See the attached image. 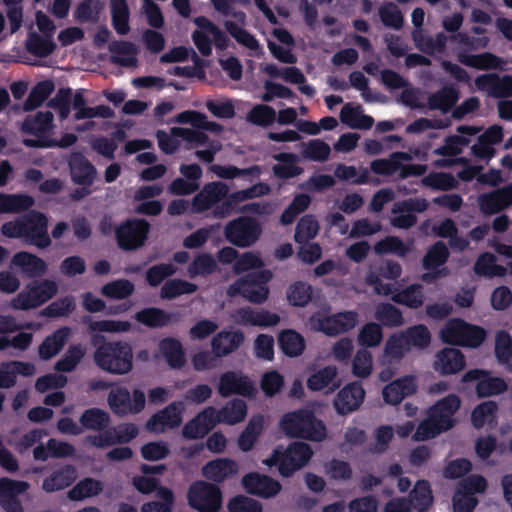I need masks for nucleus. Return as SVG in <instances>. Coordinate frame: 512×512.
Instances as JSON below:
<instances>
[{
	"label": "nucleus",
	"instance_id": "f257e3e1",
	"mask_svg": "<svg viewBox=\"0 0 512 512\" xmlns=\"http://www.w3.org/2000/svg\"><path fill=\"white\" fill-rule=\"evenodd\" d=\"M156 136L159 148L164 153L172 154L184 145L187 149H195V156L205 163H211L222 149L220 140L190 128L173 127L169 132L158 131Z\"/></svg>",
	"mask_w": 512,
	"mask_h": 512
},
{
	"label": "nucleus",
	"instance_id": "f03ea898",
	"mask_svg": "<svg viewBox=\"0 0 512 512\" xmlns=\"http://www.w3.org/2000/svg\"><path fill=\"white\" fill-rule=\"evenodd\" d=\"M461 406V399L456 394H449L438 400L427 411V418L418 425L413 439L425 441L452 429L457 419L455 417Z\"/></svg>",
	"mask_w": 512,
	"mask_h": 512
},
{
	"label": "nucleus",
	"instance_id": "7ed1b4c3",
	"mask_svg": "<svg viewBox=\"0 0 512 512\" xmlns=\"http://www.w3.org/2000/svg\"><path fill=\"white\" fill-rule=\"evenodd\" d=\"M279 428L290 438L322 442L327 437L324 422L308 409H298L283 414L279 420Z\"/></svg>",
	"mask_w": 512,
	"mask_h": 512
},
{
	"label": "nucleus",
	"instance_id": "20e7f679",
	"mask_svg": "<svg viewBox=\"0 0 512 512\" xmlns=\"http://www.w3.org/2000/svg\"><path fill=\"white\" fill-rule=\"evenodd\" d=\"M94 361L99 368L108 373L127 374L133 367L132 347L123 341L104 343L96 349Z\"/></svg>",
	"mask_w": 512,
	"mask_h": 512
},
{
	"label": "nucleus",
	"instance_id": "39448f33",
	"mask_svg": "<svg viewBox=\"0 0 512 512\" xmlns=\"http://www.w3.org/2000/svg\"><path fill=\"white\" fill-rule=\"evenodd\" d=\"M312 455L310 445L304 442H293L286 449L275 448L272 455L263 460V464L268 467L277 466L281 476L289 477L305 466Z\"/></svg>",
	"mask_w": 512,
	"mask_h": 512
},
{
	"label": "nucleus",
	"instance_id": "423d86ee",
	"mask_svg": "<svg viewBox=\"0 0 512 512\" xmlns=\"http://www.w3.org/2000/svg\"><path fill=\"white\" fill-rule=\"evenodd\" d=\"M414 159L411 153L394 152L388 158L373 160L370 170L376 175L390 177L398 173L400 178L423 175L427 167L420 164H410Z\"/></svg>",
	"mask_w": 512,
	"mask_h": 512
},
{
	"label": "nucleus",
	"instance_id": "0eeeda50",
	"mask_svg": "<svg viewBox=\"0 0 512 512\" xmlns=\"http://www.w3.org/2000/svg\"><path fill=\"white\" fill-rule=\"evenodd\" d=\"M440 338L447 344L476 348L486 338V332L461 319H451L440 330Z\"/></svg>",
	"mask_w": 512,
	"mask_h": 512
},
{
	"label": "nucleus",
	"instance_id": "6e6552de",
	"mask_svg": "<svg viewBox=\"0 0 512 512\" xmlns=\"http://www.w3.org/2000/svg\"><path fill=\"white\" fill-rule=\"evenodd\" d=\"M358 322V314L354 311H345L329 314L321 310L314 313L309 319L310 328L328 336H335L354 328Z\"/></svg>",
	"mask_w": 512,
	"mask_h": 512
},
{
	"label": "nucleus",
	"instance_id": "1a4fd4ad",
	"mask_svg": "<svg viewBox=\"0 0 512 512\" xmlns=\"http://www.w3.org/2000/svg\"><path fill=\"white\" fill-rule=\"evenodd\" d=\"M272 278L269 270H261L257 274H250L245 278L237 280L228 288V294L234 296L242 295L251 303H264L269 296L268 282Z\"/></svg>",
	"mask_w": 512,
	"mask_h": 512
},
{
	"label": "nucleus",
	"instance_id": "9d476101",
	"mask_svg": "<svg viewBox=\"0 0 512 512\" xmlns=\"http://www.w3.org/2000/svg\"><path fill=\"white\" fill-rule=\"evenodd\" d=\"M57 290L58 286L52 280L33 281L11 300L10 306L16 310L37 308L50 300Z\"/></svg>",
	"mask_w": 512,
	"mask_h": 512
},
{
	"label": "nucleus",
	"instance_id": "9b49d317",
	"mask_svg": "<svg viewBox=\"0 0 512 512\" xmlns=\"http://www.w3.org/2000/svg\"><path fill=\"white\" fill-rule=\"evenodd\" d=\"M53 114L47 112H37L28 116L22 124V131L33 136L31 139H24L27 146L45 147L51 145V136L53 135Z\"/></svg>",
	"mask_w": 512,
	"mask_h": 512
},
{
	"label": "nucleus",
	"instance_id": "f8f14e48",
	"mask_svg": "<svg viewBox=\"0 0 512 512\" xmlns=\"http://www.w3.org/2000/svg\"><path fill=\"white\" fill-rule=\"evenodd\" d=\"M262 228L260 224L249 217H239L228 222L224 234L231 244L246 248L252 246L260 237Z\"/></svg>",
	"mask_w": 512,
	"mask_h": 512
},
{
	"label": "nucleus",
	"instance_id": "ddd939ff",
	"mask_svg": "<svg viewBox=\"0 0 512 512\" xmlns=\"http://www.w3.org/2000/svg\"><path fill=\"white\" fill-rule=\"evenodd\" d=\"M188 501L199 512H218L222 506V493L217 486L198 481L191 485Z\"/></svg>",
	"mask_w": 512,
	"mask_h": 512
},
{
	"label": "nucleus",
	"instance_id": "4468645a",
	"mask_svg": "<svg viewBox=\"0 0 512 512\" xmlns=\"http://www.w3.org/2000/svg\"><path fill=\"white\" fill-rule=\"evenodd\" d=\"M366 281L368 284L374 286L377 294L392 296L393 301L399 304L406 305L414 309L423 304L424 296L420 285H412L401 292L395 293L392 285L382 283V280L373 273L367 276Z\"/></svg>",
	"mask_w": 512,
	"mask_h": 512
},
{
	"label": "nucleus",
	"instance_id": "2eb2a0df",
	"mask_svg": "<svg viewBox=\"0 0 512 512\" xmlns=\"http://www.w3.org/2000/svg\"><path fill=\"white\" fill-rule=\"evenodd\" d=\"M197 30L193 33V41L203 55H209L212 51V44L218 48L226 47V36L205 17H197L194 19Z\"/></svg>",
	"mask_w": 512,
	"mask_h": 512
},
{
	"label": "nucleus",
	"instance_id": "dca6fc26",
	"mask_svg": "<svg viewBox=\"0 0 512 512\" xmlns=\"http://www.w3.org/2000/svg\"><path fill=\"white\" fill-rule=\"evenodd\" d=\"M220 396L229 397L240 395L252 398L257 393L254 382L245 374L239 371H227L220 375L217 385Z\"/></svg>",
	"mask_w": 512,
	"mask_h": 512
},
{
	"label": "nucleus",
	"instance_id": "f3484780",
	"mask_svg": "<svg viewBox=\"0 0 512 512\" xmlns=\"http://www.w3.org/2000/svg\"><path fill=\"white\" fill-rule=\"evenodd\" d=\"M185 404L181 401L172 402L164 409L153 414L146 422V429L155 434H161L177 428L183 421Z\"/></svg>",
	"mask_w": 512,
	"mask_h": 512
},
{
	"label": "nucleus",
	"instance_id": "a211bd4d",
	"mask_svg": "<svg viewBox=\"0 0 512 512\" xmlns=\"http://www.w3.org/2000/svg\"><path fill=\"white\" fill-rule=\"evenodd\" d=\"M486 486L482 476H471L464 480L453 497L454 512H473L477 505L474 494L483 492Z\"/></svg>",
	"mask_w": 512,
	"mask_h": 512
},
{
	"label": "nucleus",
	"instance_id": "6ab92c4d",
	"mask_svg": "<svg viewBox=\"0 0 512 512\" xmlns=\"http://www.w3.org/2000/svg\"><path fill=\"white\" fill-rule=\"evenodd\" d=\"M228 192L229 188L227 184L220 181L210 182L204 185L202 190L192 199V211L202 213L210 209L216 210L217 207H221V205L218 204L227 197ZM213 214L215 215V211H213Z\"/></svg>",
	"mask_w": 512,
	"mask_h": 512
},
{
	"label": "nucleus",
	"instance_id": "aec40b11",
	"mask_svg": "<svg viewBox=\"0 0 512 512\" xmlns=\"http://www.w3.org/2000/svg\"><path fill=\"white\" fill-rule=\"evenodd\" d=\"M47 228V217L38 211H31L24 217L25 241L38 248H46L50 246L51 239L48 235Z\"/></svg>",
	"mask_w": 512,
	"mask_h": 512
},
{
	"label": "nucleus",
	"instance_id": "412c9836",
	"mask_svg": "<svg viewBox=\"0 0 512 512\" xmlns=\"http://www.w3.org/2000/svg\"><path fill=\"white\" fill-rule=\"evenodd\" d=\"M447 247L438 242L432 246L423 259V267L426 272L422 275V280L432 282L449 275V269L444 266L448 258Z\"/></svg>",
	"mask_w": 512,
	"mask_h": 512
},
{
	"label": "nucleus",
	"instance_id": "4be33fe9",
	"mask_svg": "<svg viewBox=\"0 0 512 512\" xmlns=\"http://www.w3.org/2000/svg\"><path fill=\"white\" fill-rule=\"evenodd\" d=\"M462 381L476 382V392L479 397H489L507 390V384L503 378L492 376L486 370H470L463 375Z\"/></svg>",
	"mask_w": 512,
	"mask_h": 512
},
{
	"label": "nucleus",
	"instance_id": "5701e85b",
	"mask_svg": "<svg viewBox=\"0 0 512 512\" xmlns=\"http://www.w3.org/2000/svg\"><path fill=\"white\" fill-rule=\"evenodd\" d=\"M217 419L216 409L208 406L185 424L182 435L187 439L203 438L219 423Z\"/></svg>",
	"mask_w": 512,
	"mask_h": 512
},
{
	"label": "nucleus",
	"instance_id": "b1692460",
	"mask_svg": "<svg viewBox=\"0 0 512 512\" xmlns=\"http://www.w3.org/2000/svg\"><path fill=\"white\" fill-rule=\"evenodd\" d=\"M138 428L134 424H123L94 436H88L85 441L95 447L104 448L117 443H126L135 438Z\"/></svg>",
	"mask_w": 512,
	"mask_h": 512
},
{
	"label": "nucleus",
	"instance_id": "393cba45",
	"mask_svg": "<svg viewBox=\"0 0 512 512\" xmlns=\"http://www.w3.org/2000/svg\"><path fill=\"white\" fill-rule=\"evenodd\" d=\"M242 486L249 494L261 497L272 498L281 491V484L267 475L249 473L242 478Z\"/></svg>",
	"mask_w": 512,
	"mask_h": 512
},
{
	"label": "nucleus",
	"instance_id": "a878e982",
	"mask_svg": "<svg viewBox=\"0 0 512 512\" xmlns=\"http://www.w3.org/2000/svg\"><path fill=\"white\" fill-rule=\"evenodd\" d=\"M474 83L479 91L486 92L489 96L496 98L512 96V76L510 75L484 74L478 76Z\"/></svg>",
	"mask_w": 512,
	"mask_h": 512
},
{
	"label": "nucleus",
	"instance_id": "bb28decb",
	"mask_svg": "<svg viewBox=\"0 0 512 512\" xmlns=\"http://www.w3.org/2000/svg\"><path fill=\"white\" fill-rule=\"evenodd\" d=\"M29 484L8 478L0 479V506L5 512H24L17 496L24 493Z\"/></svg>",
	"mask_w": 512,
	"mask_h": 512
},
{
	"label": "nucleus",
	"instance_id": "cd10ccee",
	"mask_svg": "<svg viewBox=\"0 0 512 512\" xmlns=\"http://www.w3.org/2000/svg\"><path fill=\"white\" fill-rule=\"evenodd\" d=\"M149 230L144 220L128 221L117 230L118 243L122 248L134 249L143 244Z\"/></svg>",
	"mask_w": 512,
	"mask_h": 512
},
{
	"label": "nucleus",
	"instance_id": "c85d7f7f",
	"mask_svg": "<svg viewBox=\"0 0 512 512\" xmlns=\"http://www.w3.org/2000/svg\"><path fill=\"white\" fill-rule=\"evenodd\" d=\"M270 191L271 189L268 184L260 182L250 188L233 192L229 195L228 199L223 204H221V207L216 208L215 217H227L235 205L246 200L265 196L269 194Z\"/></svg>",
	"mask_w": 512,
	"mask_h": 512
},
{
	"label": "nucleus",
	"instance_id": "c756f323",
	"mask_svg": "<svg viewBox=\"0 0 512 512\" xmlns=\"http://www.w3.org/2000/svg\"><path fill=\"white\" fill-rule=\"evenodd\" d=\"M234 321L242 326L272 327L280 322V316L264 309L241 308L234 312Z\"/></svg>",
	"mask_w": 512,
	"mask_h": 512
},
{
	"label": "nucleus",
	"instance_id": "7c9ffc66",
	"mask_svg": "<svg viewBox=\"0 0 512 512\" xmlns=\"http://www.w3.org/2000/svg\"><path fill=\"white\" fill-rule=\"evenodd\" d=\"M478 204L484 214H496L512 206V184L479 196Z\"/></svg>",
	"mask_w": 512,
	"mask_h": 512
},
{
	"label": "nucleus",
	"instance_id": "2f4dec72",
	"mask_svg": "<svg viewBox=\"0 0 512 512\" xmlns=\"http://www.w3.org/2000/svg\"><path fill=\"white\" fill-rule=\"evenodd\" d=\"M365 391L361 384L350 383L344 386L337 394L334 407L339 414H347L357 410L363 403Z\"/></svg>",
	"mask_w": 512,
	"mask_h": 512
},
{
	"label": "nucleus",
	"instance_id": "473e14b6",
	"mask_svg": "<svg viewBox=\"0 0 512 512\" xmlns=\"http://www.w3.org/2000/svg\"><path fill=\"white\" fill-rule=\"evenodd\" d=\"M11 267L29 278L42 276L48 269V265L43 259L26 251H20L13 255Z\"/></svg>",
	"mask_w": 512,
	"mask_h": 512
},
{
	"label": "nucleus",
	"instance_id": "72a5a7b5",
	"mask_svg": "<svg viewBox=\"0 0 512 512\" xmlns=\"http://www.w3.org/2000/svg\"><path fill=\"white\" fill-rule=\"evenodd\" d=\"M338 370L336 366L328 365L315 370L307 379V387L311 391H321L325 394L334 392L341 384L337 378Z\"/></svg>",
	"mask_w": 512,
	"mask_h": 512
},
{
	"label": "nucleus",
	"instance_id": "f704fd0d",
	"mask_svg": "<svg viewBox=\"0 0 512 512\" xmlns=\"http://www.w3.org/2000/svg\"><path fill=\"white\" fill-rule=\"evenodd\" d=\"M417 390L415 377L405 376L387 384L382 390V397L389 405H398L402 400Z\"/></svg>",
	"mask_w": 512,
	"mask_h": 512
},
{
	"label": "nucleus",
	"instance_id": "c9c22d12",
	"mask_svg": "<svg viewBox=\"0 0 512 512\" xmlns=\"http://www.w3.org/2000/svg\"><path fill=\"white\" fill-rule=\"evenodd\" d=\"M480 131L481 129L476 126L461 125L457 128L458 135L448 137L445 144L434 152L438 155H458L469 144L470 137L478 134Z\"/></svg>",
	"mask_w": 512,
	"mask_h": 512
},
{
	"label": "nucleus",
	"instance_id": "e433bc0d",
	"mask_svg": "<svg viewBox=\"0 0 512 512\" xmlns=\"http://www.w3.org/2000/svg\"><path fill=\"white\" fill-rule=\"evenodd\" d=\"M238 464L229 458H218L208 462L202 468L205 478L214 482H223L238 473Z\"/></svg>",
	"mask_w": 512,
	"mask_h": 512
},
{
	"label": "nucleus",
	"instance_id": "4c0bfd02",
	"mask_svg": "<svg viewBox=\"0 0 512 512\" xmlns=\"http://www.w3.org/2000/svg\"><path fill=\"white\" fill-rule=\"evenodd\" d=\"M465 366L464 355L458 349L444 348L436 355L434 369L441 374H455Z\"/></svg>",
	"mask_w": 512,
	"mask_h": 512
},
{
	"label": "nucleus",
	"instance_id": "58836bf2",
	"mask_svg": "<svg viewBox=\"0 0 512 512\" xmlns=\"http://www.w3.org/2000/svg\"><path fill=\"white\" fill-rule=\"evenodd\" d=\"M36 372L35 365L30 362L10 361L0 365V387L9 388L16 382L18 375L32 376Z\"/></svg>",
	"mask_w": 512,
	"mask_h": 512
},
{
	"label": "nucleus",
	"instance_id": "ea45409f",
	"mask_svg": "<svg viewBox=\"0 0 512 512\" xmlns=\"http://www.w3.org/2000/svg\"><path fill=\"white\" fill-rule=\"evenodd\" d=\"M244 341V334L240 331H221L211 340L212 351L219 358L234 352Z\"/></svg>",
	"mask_w": 512,
	"mask_h": 512
},
{
	"label": "nucleus",
	"instance_id": "a19ab883",
	"mask_svg": "<svg viewBox=\"0 0 512 512\" xmlns=\"http://www.w3.org/2000/svg\"><path fill=\"white\" fill-rule=\"evenodd\" d=\"M340 120L351 129H370L374 119L366 115L361 105L355 103L345 104L340 112Z\"/></svg>",
	"mask_w": 512,
	"mask_h": 512
},
{
	"label": "nucleus",
	"instance_id": "79ce46f5",
	"mask_svg": "<svg viewBox=\"0 0 512 512\" xmlns=\"http://www.w3.org/2000/svg\"><path fill=\"white\" fill-rule=\"evenodd\" d=\"M498 405L494 401H484L471 412V422L476 429H492L497 424Z\"/></svg>",
	"mask_w": 512,
	"mask_h": 512
},
{
	"label": "nucleus",
	"instance_id": "37998d69",
	"mask_svg": "<svg viewBox=\"0 0 512 512\" xmlns=\"http://www.w3.org/2000/svg\"><path fill=\"white\" fill-rule=\"evenodd\" d=\"M248 413L247 403L239 398L228 401L219 410L216 409L217 420L226 425H236L243 422Z\"/></svg>",
	"mask_w": 512,
	"mask_h": 512
},
{
	"label": "nucleus",
	"instance_id": "c03bdc74",
	"mask_svg": "<svg viewBox=\"0 0 512 512\" xmlns=\"http://www.w3.org/2000/svg\"><path fill=\"white\" fill-rule=\"evenodd\" d=\"M69 165L75 183L83 186L92 184L96 176V170L86 158L79 153H74L70 157Z\"/></svg>",
	"mask_w": 512,
	"mask_h": 512
},
{
	"label": "nucleus",
	"instance_id": "a18cd8bd",
	"mask_svg": "<svg viewBox=\"0 0 512 512\" xmlns=\"http://www.w3.org/2000/svg\"><path fill=\"white\" fill-rule=\"evenodd\" d=\"M159 354L171 368H181L186 362L185 353L181 342L174 338H165L159 342Z\"/></svg>",
	"mask_w": 512,
	"mask_h": 512
},
{
	"label": "nucleus",
	"instance_id": "49530a36",
	"mask_svg": "<svg viewBox=\"0 0 512 512\" xmlns=\"http://www.w3.org/2000/svg\"><path fill=\"white\" fill-rule=\"evenodd\" d=\"M77 477L76 469L66 465L54 471L46 477L42 483V489L46 492H55L68 487Z\"/></svg>",
	"mask_w": 512,
	"mask_h": 512
},
{
	"label": "nucleus",
	"instance_id": "de8ad7c7",
	"mask_svg": "<svg viewBox=\"0 0 512 512\" xmlns=\"http://www.w3.org/2000/svg\"><path fill=\"white\" fill-rule=\"evenodd\" d=\"M233 17L235 18V22L230 20L226 21L227 30L240 44L246 46L255 55H257L259 51V44L257 40L242 29V25L244 24L245 20V14L242 12H237L233 14Z\"/></svg>",
	"mask_w": 512,
	"mask_h": 512
},
{
	"label": "nucleus",
	"instance_id": "09e8293b",
	"mask_svg": "<svg viewBox=\"0 0 512 512\" xmlns=\"http://www.w3.org/2000/svg\"><path fill=\"white\" fill-rule=\"evenodd\" d=\"M71 329L64 327L55 331L52 335L45 338L39 346V356L41 359L48 360L54 357L63 348L69 337Z\"/></svg>",
	"mask_w": 512,
	"mask_h": 512
},
{
	"label": "nucleus",
	"instance_id": "8fccbe9b",
	"mask_svg": "<svg viewBox=\"0 0 512 512\" xmlns=\"http://www.w3.org/2000/svg\"><path fill=\"white\" fill-rule=\"evenodd\" d=\"M458 60L463 65L479 70L498 69L501 68L504 63L499 57L491 53L473 55L461 52L458 54Z\"/></svg>",
	"mask_w": 512,
	"mask_h": 512
},
{
	"label": "nucleus",
	"instance_id": "3c124183",
	"mask_svg": "<svg viewBox=\"0 0 512 512\" xmlns=\"http://www.w3.org/2000/svg\"><path fill=\"white\" fill-rule=\"evenodd\" d=\"M279 163L273 167L274 175L278 178H292L300 175L303 169L298 165L299 158L292 153H280L274 156Z\"/></svg>",
	"mask_w": 512,
	"mask_h": 512
},
{
	"label": "nucleus",
	"instance_id": "603ef678",
	"mask_svg": "<svg viewBox=\"0 0 512 512\" xmlns=\"http://www.w3.org/2000/svg\"><path fill=\"white\" fill-rule=\"evenodd\" d=\"M264 417L262 415L253 416L244 431L238 438V447L244 451H250L260 434L264 429Z\"/></svg>",
	"mask_w": 512,
	"mask_h": 512
},
{
	"label": "nucleus",
	"instance_id": "864d4df0",
	"mask_svg": "<svg viewBox=\"0 0 512 512\" xmlns=\"http://www.w3.org/2000/svg\"><path fill=\"white\" fill-rule=\"evenodd\" d=\"M414 43L418 49L428 54L440 53L444 50L447 37L440 33L435 38L426 37L422 29H416L412 33Z\"/></svg>",
	"mask_w": 512,
	"mask_h": 512
},
{
	"label": "nucleus",
	"instance_id": "5fc2aeb1",
	"mask_svg": "<svg viewBox=\"0 0 512 512\" xmlns=\"http://www.w3.org/2000/svg\"><path fill=\"white\" fill-rule=\"evenodd\" d=\"M281 350L288 356L295 357L304 351L305 340L295 330H283L278 337Z\"/></svg>",
	"mask_w": 512,
	"mask_h": 512
},
{
	"label": "nucleus",
	"instance_id": "6e6d98bb",
	"mask_svg": "<svg viewBox=\"0 0 512 512\" xmlns=\"http://www.w3.org/2000/svg\"><path fill=\"white\" fill-rule=\"evenodd\" d=\"M34 204V199L26 194L0 193V213H17L27 210Z\"/></svg>",
	"mask_w": 512,
	"mask_h": 512
},
{
	"label": "nucleus",
	"instance_id": "4d7b16f0",
	"mask_svg": "<svg viewBox=\"0 0 512 512\" xmlns=\"http://www.w3.org/2000/svg\"><path fill=\"white\" fill-rule=\"evenodd\" d=\"M313 288L310 284L298 281L291 284L286 292V298L290 305L305 307L312 300Z\"/></svg>",
	"mask_w": 512,
	"mask_h": 512
},
{
	"label": "nucleus",
	"instance_id": "13d9d810",
	"mask_svg": "<svg viewBox=\"0 0 512 512\" xmlns=\"http://www.w3.org/2000/svg\"><path fill=\"white\" fill-rule=\"evenodd\" d=\"M331 147L320 139L309 140L301 145V156L306 160L324 162L328 160Z\"/></svg>",
	"mask_w": 512,
	"mask_h": 512
},
{
	"label": "nucleus",
	"instance_id": "bf43d9fd",
	"mask_svg": "<svg viewBox=\"0 0 512 512\" xmlns=\"http://www.w3.org/2000/svg\"><path fill=\"white\" fill-rule=\"evenodd\" d=\"M103 490V483L93 478H85L78 482L68 492V497L73 501H81L94 497Z\"/></svg>",
	"mask_w": 512,
	"mask_h": 512
},
{
	"label": "nucleus",
	"instance_id": "052dcab7",
	"mask_svg": "<svg viewBox=\"0 0 512 512\" xmlns=\"http://www.w3.org/2000/svg\"><path fill=\"white\" fill-rule=\"evenodd\" d=\"M90 332L125 333L131 329V323L122 320L101 319L93 320L91 317L85 319Z\"/></svg>",
	"mask_w": 512,
	"mask_h": 512
},
{
	"label": "nucleus",
	"instance_id": "680f3d73",
	"mask_svg": "<svg viewBox=\"0 0 512 512\" xmlns=\"http://www.w3.org/2000/svg\"><path fill=\"white\" fill-rule=\"evenodd\" d=\"M458 98L459 95L456 89L444 87L429 97L428 106L431 109H438L446 113L456 104Z\"/></svg>",
	"mask_w": 512,
	"mask_h": 512
},
{
	"label": "nucleus",
	"instance_id": "e2e57ef3",
	"mask_svg": "<svg viewBox=\"0 0 512 512\" xmlns=\"http://www.w3.org/2000/svg\"><path fill=\"white\" fill-rule=\"evenodd\" d=\"M335 176L339 180L348 181L357 185L372 182L368 169L363 167L357 168L355 166L339 164L335 169Z\"/></svg>",
	"mask_w": 512,
	"mask_h": 512
},
{
	"label": "nucleus",
	"instance_id": "0e129e2a",
	"mask_svg": "<svg viewBox=\"0 0 512 512\" xmlns=\"http://www.w3.org/2000/svg\"><path fill=\"white\" fill-rule=\"evenodd\" d=\"M209 170L218 178L222 179H233L240 176H249L251 180L257 179L261 175V169L259 166H253L248 169H239L234 166L225 165H211Z\"/></svg>",
	"mask_w": 512,
	"mask_h": 512
},
{
	"label": "nucleus",
	"instance_id": "69168bd1",
	"mask_svg": "<svg viewBox=\"0 0 512 512\" xmlns=\"http://www.w3.org/2000/svg\"><path fill=\"white\" fill-rule=\"evenodd\" d=\"M113 27L118 34L129 31V9L125 0H110Z\"/></svg>",
	"mask_w": 512,
	"mask_h": 512
},
{
	"label": "nucleus",
	"instance_id": "338daca9",
	"mask_svg": "<svg viewBox=\"0 0 512 512\" xmlns=\"http://www.w3.org/2000/svg\"><path fill=\"white\" fill-rule=\"evenodd\" d=\"M495 355L498 362L512 372V338L505 331L496 334Z\"/></svg>",
	"mask_w": 512,
	"mask_h": 512
},
{
	"label": "nucleus",
	"instance_id": "774afa93",
	"mask_svg": "<svg viewBox=\"0 0 512 512\" xmlns=\"http://www.w3.org/2000/svg\"><path fill=\"white\" fill-rule=\"evenodd\" d=\"M113 62L122 66H134L136 64V48L127 42H115L110 46Z\"/></svg>",
	"mask_w": 512,
	"mask_h": 512
}]
</instances>
